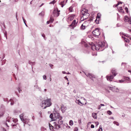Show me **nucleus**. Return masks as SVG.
Wrapping results in <instances>:
<instances>
[{
	"instance_id": "nucleus-1",
	"label": "nucleus",
	"mask_w": 131,
	"mask_h": 131,
	"mask_svg": "<svg viewBox=\"0 0 131 131\" xmlns=\"http://www.w3.org/2000/svg\"><path fill=\"white\" fill-rule=\"evenodd\" d=\"M50 117L52 121L56 120L57 119H62V117L60 116L59 112L57 111H55L53 114H51Z\"/></svg>"
},
{
	"instance_id": "nucleus-2",
	"label": "nucleus",
	"mask_w": 131,
	"mask_h": 131,
	"mask_svg": "<svg viewBox=\"0 0 131 131\" xmlns=\"http://www.w3.org/2000/svg\"><path fill=\"white\" fill-rule=\"evenodd\" d=\"M42 105L44 104L46 106L44 108V109L46 108V107H49L52 104L51 102V99H48L47 100L42 101Z\"/></svg>"
},
{
	"instance_id": "nucleus-3",
	"label": "nucleus",
	"mask_w": 131,
	"mask_h": 131,
	"mask_svg": "<svg viewBox=\"0 0 131 131\" xmlns=\"http://www.w3.org/2000/svg\"><path fill=\"white\" fill-rule=\"evenodd\" d=\"M4 101L7 102V103L8 104L9 102H10V104L11 105H13L15 101L16 100V99L15 98H12L10 99L9 101L8 99L7 98H5L4 99Z\"/></svg>"
},
{
	"instance_id": "nucleus-4",
	"label": "nucleus",
	"mask_w": 131,
	"mask_h": 131,
	"mask_svg": "<svg viewBox=\"0 0 131 131\" xmlns=\"http://www.w3.org/2000/svg\"><path fill=\"white\" fill-rule=\"evenodd\" d=\"M93 34L95 37H98L100 34V32L99 29L98 28H96L93 31Z\"/></svg>"
},
{
	"instance_id": "nucleus-5",
	"label": "nucleus",
	"mask_w": 131,
	"mask_h": 131,
	"mask_svg": "<svg viewBox=\"0 0 131 131\" xmlns=\"http://www.w3.org/2000/svg\"><path fill=\"white\" fill-rule=\"evenodd\" d=\"M88 10L85 8L83 9L81 11V13L82 14L84 17H85V16H87V17H89V14L88 13Z\"/></svg>"
},
{
	"instance_id": "nucleus-6",
	"label": "nucleus",
	"mask_w": 131,
	"mask_h": 131,
	"mask_svg": "<svg viewBox=\"0 0 131 131\" xmlns=\"http://www.w3.org/2000/svg\"><path fill=\"white\" fill-rule=\"evenodd\" d=\"M60 12V10H59L57 8L54 9L53 13L54 16L56 17L58 16L59 14V12Z\"/></svg>"
},
{
	"instance_id": "nucleus-7",
	"label": "nucleus",
	"mask_w": 131,
	"mask_h": 131,
	"mask_svg": "<svg viewBox=\"0 0 131 131\" xmlns=\"http://www.w3.org/2000/svg\"><path fill=\"white\" fill-rule=\"evenodd\" d=\"M85 74L89 78L93 81V78H95V76L92 73H85Z\"/></svg>"
},
{
	"instance_id": "nucleus-8",
	"label": "nucleus",
	"mask_w": 131,
	"mask_h": 131,
	"mask_svg": "<svg viewBox=\"0 0 131 131\" xmlns=\"http://www.w3.org/2000/svg\"><path fill=\"white\" fill-rule=\"evenodd\" d=\"M78 23L76 22V20H74L71 25H70V26L71 27V28L72 29H74V28L75 27L76 24Z\"/></svg>"
},
{
	"instance_id": "nucleus-9",
	"label": "nucleus",
	"mask_w": 131,
	"mask_h": 131,
	"mask_svg": "<svg viewBox=\"0 0 131 131\" xmlns=\"http://www.w3.org/2000/svg\"><path fill=\"white\" fill-rule=\"evenodd\" d=\"M13 118L12 119L11 118V117H10L9 116L7 117L6 118V121H8V122H10V121H11L12 120V121L16 123V122L17 121V119H13Z\"/></svg>"
},
{
	"instance_id": "nucleus-10",
	"label": "nucleus",
	"mask_w": 131,
	"mask_h": 131,
	"mask_svg": "<svg viewBox=\"0 0 131 131\" xmlns=\"http://www.w3.org/2000/svg\"><path fill=\"white\" fill-rule=\"evenodd\" d=\"M22 122L24 123V126H25V124H28V123L30 122V119L28 118H24L23 120L22 121Z\"/></svg>"
},
{
	"instance_id": "nucleus-11",
	"label": "nucleus",
	"mask_w": 131,
	"mask_h": 131,
	"mask_svg": "<svg viewBox=\"0 0 131 131\" xmlns=\"http://www.w3.org/2000/svg\"><path fill=\"white\" fill-rule=\"evenodd\" d=\"M107 80L110 81H112L113 79V77L112 75H107L106 77Z\"/></svg>"
},
{
	"instance_id": "nucleus-12",
	"label": "nucleus",
	"mask_w": 131,
	"mask_h": 131,
	"mask_svg": "<svg viewBox=\"0 0 131 131\" xmlns=\"http://www.w3.org/2000/svg\"><path fill=\"white\" fill-rule=\"evenodd\" d=\"M116 72V71L114 68L112 70V73L114 77L117 74Z\"/></svg>"
},
{
	"instance_id": "nucleus-13",
	"label": "nucleus",
	"mask_w": 131,
	"mask_h": 131,
	"mask_svg": "<svg viewBox=\"0 0 131 131\" xmlns=\"http://www.w3.org/2000/svg\"><path fill=\"white\" fill-rule=\"evenodd\" d=\"M99 15H100L98 13L97 14V19L95 20V21L96 24H98L99 23V18H100V16H99Z\"/></svg>"
},
{
	"instance_id": "nucleus-14",
	"label": "nucleus",
	"mask_w": 131,
	"mask_h": 131,
	"mask_svg": "<svg viewBox=\"0 0 131 131\" xmlns=\"http://www.w3.org/2000/svg\"><path fill=\"white\" fill-rule=\"evenodd\" d=\"M99 44L100 45L101 48H103L104 47L105 43L104 42H99Z\"/></svg>"
},
{
	"instance_id": "nucleus-15",
	"label": "nucleus",
	"mask_w": 131,
	"mask_h": 131,
	"mask_svg": "<svg viewBox=\"0 0 131 131\" xmlns=\"http://www.w3.org/2000/svg\"><path fill=\"white\" fill-rule=\"evenodd\" d=\"M54 123L56 124L55 126V128L58 129H59L61 127L60 125L58 124L56 122H54Z\"/></svg>"
},
{
	"instance_id": "nucleus-16",
	"label": "nucleus",
	"mask_w": 131,
	"mask_h": 131,
	"mask_svg": "<svg viewBox=\"0 0 131 131\" xmlns=\"http://www.w3.org/2000/svg\"><path fill=\"white\" fill-rule=\"evenodd\" d=\"M59 119L58 120L57 122H56L57 123V124L59 125H61L63 123V121L62 120V119Z\"/></svg>"
},
{
	"instance_id": "nucleus-17",
	"label": "nucleus",
	"mask_w": 131,
	"mask_h": 131,
	"mask_svg": "<svg viewBox=\"0 0 131 131\" xmlns=\"http://www.w3.org/2000/svg\"><path fill=\"white\" fill-rule=\"evenodd\" d=\"M36 81V82L34 85V87H35L36 88V89H38L39 91H41V88L38 86V85H37V81Z\"/></svg>"
},
{
	"instance_id": "nucleus-18",
	"label": "nucleus",
	"mask_w": 131,
	"mask_h": 131,
	"mask_svg": "<svg viewBox=\"0 0 131 131\" xmlns=\"http://www.w3.org/2000/svg\"><path fill=\"white\" fill-rule=\"evenodd\" d=\"M100 47V45H99V43L97 45H95V48H96V50H98Z\"/></svg>"
},
{
	"instance_id": "nucleus-19",
	"label": "nucleus",
	"mask_w": 131,
	"mask_h": 131,
	"mask_svg": "<svg viewBox=\"0 0 131 131\" xmlns=\"http://www.w3.org/2000/svg\"><path fill=\"white\" fill-rule=\"evenodd\" d=\"M92 46L91 47V48L93 50H94V49L96 50V48H95V45H94L93 43H92Z\"/></svg>"
},
{
	"instance_id": "nucleus-20",
	"label": "nucleus",
	"mask_w": 131,
	"mask_h": 131,
	"mask_svg": "<svg viewBox=\"0 0 131 131\" xmlns=\"http://www.w3.org/2000/svg\"><path fill=\"white\" fill-rule=\"evenodd\" d=\"M124 21L125 22L128 21L129 22V20L128 17L126 16H125L124 18Z\"/></svg>"
},
{
	"instance_id": "nucleus-21",
	"label": "nucleus",
	"mask_w": 131,
	"mask_h": 131,
	"mask_svg": "<svg viewBox=\"0 0 131 131\" xmlns=\"http://www.w3.org/2000/svg\"><path fill=\"white\" fill-rule=\"evenodd\" d=\"M24 114H21L20 116L19 117L21 119V120L22 121L24 119L23 118Z\"/></svg>"
},
{
	"instance_id": "nucleus-22",
	"label": "nucleus",
	"mask_w": 131,
	"mask_h": 131,
	"mask_svg": "<svg viewBox=\"0 0 131 131\" xmlns=\"http://www.w3.org/2000/svg\"><path fill=\"white\" fill-rule=\"evenodd\" d=\"M75 102L76 103H77L78 104H80V103L81 104H82V105H81L82 106L83 105V104L81 103V102L80 101V100H77L75 101Z\"/></svg>"
},
{
	"instance_id": "nucleus-23",
	"label": "nucleus",
	"mask_w": 131,
	"mask_h": 131,
	"mask_svg": "<svg viewBox=\"0 0 131 131\" xmlns=\"http://www.w3.org/2000/svg\"><path fill=\"white\" fill-rule=\"evenodd\" d=\"M84 17V16H83V18H81V19H82L81 20L82 21L86 19V18L88 17H87V16L85 17H85Z\"/></svg>"
},
{
	"instance_id": "nucleus-24",
	"label": "nucleus",
	"mask_w": 131,
	"mask_h": 131,
	"mask_svg": "<svg viewBox=\"0 0 131 131\" xmlns=\"http://www.w3.org/2000/svg\"><path fill=\"white\" fill-rule=\"evenodd\" d=\"M1 110H3V111L5 109L4 106L3 105H1Z\"/></svg>"
},
{
	"instance_id": "nucleus-25",
	"label": "nucleus",
	"mask_w": 131,
	"mask_h": 131,
	"mask_svg": "<svg viewBox=\"0 0 131 131\" xmlns=\"http://www.w3.org/2000/svg\"><path fill=\"white\" fill-rule=\"evenodd\" d=\"M44 15V13L43 12H42L41 13L39 14L40 16H43Z\"/></svg>"
},
{
	"instance_id": "nucleus-26",
	"label": "nucleus",
	"mask_w": 131,
	"mask_h": 131,
	"mask_svg": "<svg viewBox=\"0 0 131 131\" xmlns=\"http://www.w3.org/2000/svg\"><path fill=\"white\" fill-rule=\"evenodd\" d=\"M85 28V26H83V24H82L81 27V29L82 30H84Z\"/></svg>"
},
{
	"instance_id": "nucleus-27",
	"label": "nucleus",
	"mask_w": 131,
	"mask_h": 131,
	"mask_svg": "<svg viewBox=\"0 0 131 131\" xmlns=\"http://www.w3.org/2000/svg\"><path fill=\"white\" fill-rule=\"evenodd\" d=\"M96 113H94L93 114H92V116L94 118H96Z\"/></svg>"
},
{
	"instance_id": "nucleus-28",
	"label": "nucleus",
	"mask_w": 131,
	"mask_h": 131,
	"mask_svg": "<svg viewBox=\"0 0 131 131\" xmlns=\"http://www.w3.org/2000/svg\"><path fill=\"white\" fill-rule=\"evenodd\" d=\"M4 113V111H3L2 112H1L0 113V117H2Z\"/></svg>"
},
{
	"instance_id": "nucleus-29",
	"label": "nucleus",
	"mask_w": 131,
	"mask_h": 131,
	"mask_svg": "<svg viewBox=\"0 0 131 131\" xmlns=\"http://www.w3.org/2000/svg\"><path fill=\"white\" fill-rule=\"evenodd\" d=\"M69 125L71 126H72L73 124V122L72 120H71L69 122Z\"/></svg>"
},
{
	"instance_id": "nucleus-30",
	"label": "nucleus",
	"mask_w": 131,
	"mask_h": 131,
	"mask_svg": "<svg viewBox=\"0 0 131 131\" xmlns=\"http://www.w3.org/2000/svg\"><path fill=\"white\" fill-rule=\"evenodd\" d=\"M124 40L125 41L127 42H129V40L126 38H124Z\"/></svg>"
},
{
	"instance_id": "nucleus-31",
	"label": "nucleus",
	"mask_w": 131,
	"mask_h": 131,
	"mask_svg": "<svg viewBox=\"0 0 131 131\" xmlns=\"http://www.w3.org/2000/svg\"><path fill=\"white\" fill-rule=\"evenodd\" d=\"M56 0H53V1H52V2H50L49 3V4H54V3L56 2V1H55Z\"/></svg>"
},
{
	"instance_id": "nucleus-32",
	"label": "nucleus",
	"mask_w": 131,
	"mask_h": 131,
	"mask_svg": "<svg viewBox=\"0 0 131 131\" xmlns=\"http://www.w3.org/2000/svg\"><path fill=\"white\" fill-rule=\"evenodd\" d=\"M107 113L110 115H111L112 114V112L110 111H107Z\"/></svg>"
},
{
	"instance_id": "nucleus-33",
	"label": "nucleus",
	"mask_w": 131,
	"mask_h": 131,
	"mask_svg": "<svg viewBox=\"0 0 131 131\" xmlns=\"http://www.w3.org/2000/svg\"><path fill=\"white\" fill-rule=\"evenodd\" d=\"M49 126L50 127V130H51V129H52L53 128V127L52 126L51 124H49Z\"/></svg>"
},
{
	"instance_id": "nucleus-34",
	"label": "nucleus",
	"mask_w": 131,
	"mask_h": 131,
	"mask_svg": "<svg viewBox=\"0 0 131 131\" xmlns=\"http://www.w3.org/2000/svg\"><path fill=\"white\" fill-rule=\"evenodd\" d=\"M114 124H116L117 126H119V124L117 122L114 121L113 122Z\"/></svg>"
},
{
	"instance_id": "nucleus-35",
	"label": "nucleus",
	"mask_w": 131,
	"mask_h": 131,
	"mask_svg": "<svg viewBox=\"0 0 131 131\" xmlns=\"http://www.w3.org/2000/svg\"><path fill=\"white\" fill-rule=\"evenodd\" d=\"M41 131H44L45 130H46V129L43 127H41Z\"/></svg>"
},
{
	"instance_id": "nucleus-36",
	"label": "nucleus",
	"mask_w": 131,
	"mask_h": 131,
	"mask_svg": "<svg viewBox=\"0 0 131 131\" xmlns=\"http://www.w3.org/2000/svg\"><path fill=\"white\" fill-rule=\"evenodd\" d=\"M63 105H62L61 106V111L63 113L65 112V110L62 109V108H63L62 107H63Z\"/></svg>"
},
{
	"instance_id": "nucleus-37",
	"label": "nucleus",
	"mask_w": 131,
	"mask_h": 131,
	"mask_svg": "<svg viewBox=\"0 0 131 131\" xmlns=\"http://www.w3.org/2000/svg\"><path fill=\"white\" fill-rule=\"evenodd\" d=\"M72 7H70L69 8V10L70 12H72Z\"/></svg>"
},
{
	"instance_id": "nucleus-38",
	"label": "nucleus",
	"mask_w": 131,
	"mask_h": 131,
	"mask_svg": "<svg viewBox=\"0 0 131 131\" xmlns=\"http://www.w3.org/2000/svg\"><path fill=\"white\" fill-rule=\"evenodd\" d=\"M5 36L6 39H7V33L6 31H5V33L4 34Z\"/></svg>"
},
{
	"instance_id": "nucleus-39",
	"label": "nucleus",
	"mask_w": 131,
	"mask_h": 131,
	"mask_svg": "<svg viewBox=\"0 0 131 131\" xmlns=\"http://www.w3.org/2000/svg\"><path fill=\"white\" fill-rule=\"evenodd\" d=\"M53 20H54L53 19L50 18V19L49 21H50V22L51 23H52Z\"/></svg>"
},
{
	"instance_id": "nucleus-40",
	"label": "nucleus",
	"mask_w": 131,
	"mask_h": 131,
	"mask_svg": "<svg viewBox=\"0 0 131 131\" xmlns=\"http://www.w3.org/2000/svg\"><path fill=\"white\" fill-rule=\"evenodd\" d=\"M43 79L44 80L46 79L47 78H46V75H43Z\"/></svg>"
},
{
	"instance_id": "nucleus-41",
	"label": "nucleus",
	"mask_w": 131,
	"mask_h": 131,
	"mask_svg": "<svg viewBox=\"0 0 131 131\" xmlns=\"http://www.w3.org/2000/svg\"><path fill=\"white\" fill-rule=\"evenodd\" d=\"M116 26L117 27H119L120 26H121L122 25H120L119 23H117L116 24Z\"/></svg>"
},
{
	"instance_id": "nucleus-42",
	"label": "nucleus",
	"mask_w": 131,
	"mask_h": 131,
	"mask_svg": "<svg viewBox=\"0 0 131 131\" xmlns=\"http://www.w3.org/2000/svg\"><path fill=\"white\" fill-rule=\"evenodd\" d=\"M78 128L77 127H75L74 130V131H78Z\"/></svg>"
},
{
	"instance_id": "nucleus-43",
	"label": "nucleus",
	"mask_w": 131,
	"mask_h": 131,
	"mask_svg": "<svg viewBox=\"0 0 131 131\" xmlns=\"http://www.w3.org/2000/svg\"><path fill=\"white\" fill-rule=\"evenodd\" d=\"M119 82L120 83H123L124 81L123 80H119Z\"/></svg>"
},
{
	"instance_id": "nucleus-44",
	"label": "nucleus",
	"mask_w": 131,
	"mask_h": 131,
	"mask_svg": "<svg viewBox=\"0 0 131 131\" xmlns=\"http://www.w3.org/2000/svg\"><path fill=\"white\" fill-rule=\"evenodd\" d=\"M100 129H99L98 131H102V127L101 128L100 127Z\"/></svg>"
},
{
	"instance_id": "nucleus-45",
	"label": "nucleus",
	"mask_w": 131,
	"mask_h": 131,
	"mask_svg": "<svg viewBox=\"0 0 131 131\" xmlns=\"http://www.w3.org/2000/svg\"><path fill=\"white\" fill-rule=\"evenodd\" d=\"M125 9L126 10V12L127 13H128V9L127 8V7H125Z\"/></svg>"
},
{
	"instance_id": "nucleus-46",
	"label": "nucleus",
	"mask_w": 131,
	"mask_h": 131,
	"mask_svg": "<svg viewBox=\"0 0 131 131\" xmlns=\"http://www.w3.org/2000/svg\"><path fill=\"white\" fill-rule=\"evenodd\" d=\"M125 79L128 80H130V78L129 77H126V78Z\"/></svg>"
},
{
	"instance_id": "nucleus-47",
	"label": "nucleus",
	"mask_w": 131,
	"mask_h": 131,
	"mask_svg": "<svg viewBox=\"0 0 131 131\" xmlns=\"http://www.w3.org/2000/svg\"><path fill=\"white\" fill-rule=\"evenodd\" d=\"M63 2H61V3L60 4L61 5V7H63L64 5L62 4V3Z\"/></svg>"
},
{
	"instance_id": "nucleus-48",
	"label": "nucleus",
	"mask_w": 131,
	"mask_h": 131,
	"mask_svg": "<svg viewBox=\"0 0 131 131\" xmlns=\"http://www.w3.org/2000/svg\"><path fill=\"white\" fill-rule=\"evenodd\" d=\"M91 127L92 128H93L94 127V125L93 124H91Z\"/></svg>"
},
{
	"instance_id": "nucleus-49",
	"label": "nucleus",
	"mask_w": 131,
	"mask_h": 131,
	"mask_svg": "<svg viewBox=\"0 0 131 131\" xmlns=\"http://www.w3.org/2000/svg\"><path fill=\"white\" fill-rule=\"evenodd\" d=\"M49 66L51 68H52V67L53 66V64H49Z\"/></svg>"
},
{
	"instance_id": "nucleus-50",
	"label": "nucleus",
	"mask_w": 131,
	"mask_h": 131,
	"mask_svg": "<svg viewBox=\"0 0 131 131\" xmlns=\"http://www.w3.org/2000/svg\"><path fill=\"white\" fill-rule=\"evenodd\" d=\"M119 2H118V3L115 6V7L117 6L118 5H119Z\"/></svg>"
},
{
	"instance_id": "nucleus-51",
	"label": "nucleus",
	"mask_w": 131,
	"mask_h": 131,
	"mask_svg": "<svg viewBox=\"0 0 131 131\" xmlns=\"http://www.w3.org/2000/svg\"><path fill=\"white\" fill-rule=\"evenodd\" d=\"M64 78L65 79H66V80H67V81H69V80H68V78L66 76L65 77H64Z\"/></svg>"
},
{
	"instance_id": "nucleus-52",
	"label": "nucleus",
	"mask_w": 131,
	"mask_h": 131,
	"mask_svg": "<svg viewBox=\"0 0 131 131\" xmlns=\"http://www.w3.org/2000/svg\"><path fill=\"white\" fill-rule=\"evenodd\" d=\"M85 42L84 41H82L81 43H82V44H85Z\"/></svg>"
},
{
	"instance_id": "nucleus-53",
	"label": "nucleus",
	"mask_w": 131,
	"mask_h": 131,
	"mask_svg": "<svg viewBox=\"0 0 131 131\" xmlns=\"http://www.w3.org/2000/svg\"><path fill=\"white\" fill-rule=\"evenodd\" d=\"M42 36L45 39V35L44 34H43L42 35Z\"/></svg>"
},
{
	"instance_id": "nucleus-54",
	"label": "nucleus",
	"mask_w": 131,
	"mask_h": 131,
	"mask_svg": "<svg viewBox=\"0 0 131 131\" xmlns=\"http://www.w3.org/2000/svg\"><path fill=\"white\" fill-rule=\"evenodd\" d=\"M50 23H51L50 22V21H47V24H48Z\"/></svg>"
},
{
	"instance_id": "nucleus-55",
	"label": "nucleus",
	"mask_w": 131,
	"mask_h": 131,
	"mask_svg": "<svg viewBox=\"0 0 131 131\" xmlns=\"http://www.w3.org/2000/svg\"><path fill=\"white\" fill-rule=\"evenodd\" d=\"M23 20L24 24L26 23V20L24 19H23Z\"/></svg>"
},
{
	"instance_id": "nucleus-56",
	"label": "nucleus",
	"mask_w": 131,
	"mask_h": 131,
	"mask_svg": "<svg viewBox=\"0 0 131 131\" xmlns=\"http://www.w3.org/2000/svg\"><path fill=\"white\" fill-rule=\"evenodd\" d=\"M101 107V106H104V105L103 104H101L100 105Z\"/></svg>"
},
{
	"instance_id": "nucleus-57",
	"label": "nucleus",
	"mask_w": 131,
	"mask_h": 131,
	"mask_svg": "<svg viewBox=\"0 0 131 131\" xmlns=\"http://www.w3.org/2000/svg\"><path fill=\"white\" fill-rule=\"evenodd\" d=\"M101 106L100 105H99V106L98 107V109L99 110H100L101 108Z\"/></svg>"
},
{
	"instance_id": "nucleus-58",
	"label": "nucleus",
	"mask_w": 131,
	"mask_h": 131,
	"mask_svg": "<svg viewBox=\"0 0 131 131\" xmlns=\"http://www.w3.org/2000/svg\"><path fill=\"white\" fill-rule=\"evenodd\" d=\"M92 55L93 56H94V55H95V56H96L97 55V54H94V53H92Z\"/></svg>"
},
{
	"instance_id": "nucleus-59",
	"label": "nucleus",
	"mask_w": 131,
	"mask_h": 131,
	"mask_svg": "<svg viewBox=\"0 0 131 131\" xmlns=\"http://www.w3.org/2000/svg\"><path fill=\"white\" fill-rule=\"evenodd\" d=\"M116 92H118L119 91V90L117 88L116 89Z\"/></svg>"
},
{
	"instance_id": "nucleus-60",
	"label": "nucleus",
	"mask_w": 131,
	"mask_h": 131,
	"mask_svg": "<svg viewBox=\"0 0 131 131\" xmlns=\"http://www.w3.org/2000/svg\"><path fill=\"white\" fill-rule=\"evenodd\" d=\"M62 73L63 74H66V72L64 71H62Z\"/></svg>"
},
{
	"instance_id": "nucleus-61",
	"label": "nucleus",
	"mask_w": 131,
	"mask_h": 131,
	"mask_svg": "<svg viewBox=\"0 0 131 131\" xmlns=\"http://www.w3.org/2000/svg\"><path fill=\"white\" fill-rule=\"evenodd\" d=\"M2 129L4 131H6V129L4 128H3Z\"/></svg>"
},
{
	"instance_id": "nucleus-62",
	"label": "nucleus",
	"mask_w": 131,
	"mask_h": 131,
	"mask_svg": "<svg viewBox=\"0 0 131 131\" xmlns=\"http://www.w3.org/2000/svg\"><path fill=\"white\" fill-rule=\"evenodd\" d=\"M123 64H126V63H125L122 62V66Z\"/></svg>"
},
{
	"instance_id": "nucleus-63",
	"label": "nucleus",
	"mask_w": 131,
	"mask_h": 131,
	"mask_svg": "<svg viewBox=\"0 0 131 131\" xmlns=\"http://www.w3.org/2000/svg\"><path fill=\"white\" fill-rule=\"evenodd\" d=\"M34 118H35V117L34 116H33L32 117V119L33 120H34Z\"/></svg>"
},
{
	"instance_id": "nucleus-64",
	"label": "nucleus",
	"mask_w": 131,
	"mask_h": 131,
	"mask_svg": "<svg viewBox=\"0 0 131 131\" xmlns=\"http://www.w3.org/2000/svg\"><path fill=\"white\" fill-rule=\"evenodd\" d=\"M73 92L75 93H76V90H74L73 91Z\"/></svg>"
}]
</instances>
